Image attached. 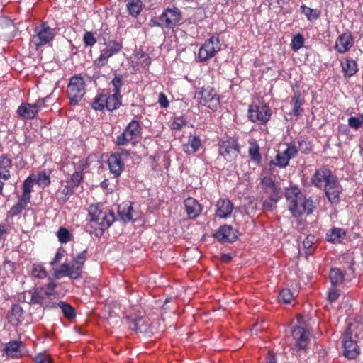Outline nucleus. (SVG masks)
Returning a JSON list of instances; mask_svg holds the SVG:
<instances>
[{"mask_svg": "<svg viewBox=\"0 0 363 363\" xmlns=\"http://www.w3.org/2000/svg\"><path fill=\"white\" fill-rule=\"evenodd\" d=\"M111 84L113 86L112 92L118 93L121 94V89L123 86V79L121 76H116L111 81Z\"/></svg>", "mask_w": 363, "mask_h": 363, "instance_id": "51", "label": "nucleus"}, {"mask_svg": "<svg viewBox=\"0 0 363 363\" xmlns=\"http://www.w3.org/2000/svg\"><path fill=\"white\" fill-rule=\"evenodd\" d=\"M280 192L269 194V198L263 201V208L266 211H272L277 206V202L281 198Z\"/></svg>", "mask_w": 363, "mask_h": 363, "instance_id": "34", "label": "nucleus"}, {"mask_svg": "<svg viewBox=\"0 0 363 363\" xmlns=\"http://www.w3.org/2000/svg\"><path fill=\"white\" fill-rule=\"evenodd\" d=\"M57 306L61 308L63 315L67 319H72L76 316L75 309L70 304L60 301Z\"/></svg>", "mask_w": 363, "mask_h": 363, "instance_id": "38", "label": "nucleus"}, {"mask_svg": "<svg viewBox=\"0 0 363 363\" xmlns=\"http://www.w3.org/2000/svg\"><path fill=\"white\" fill-rule=\"evenodd\" d=\"M83 41L86 46H93L96 43V38L91 32H86L83 37Z\"/></svg>", "mask_w": 363, "mask_h": 363, "instance_id": "53", "label": "nucleus"}, {"mask_svg": "<svg viewBox=\"0 0 363 363\" xmlns=\"http://www.w3.org/2000/svg\"><path fill=\"white\" fill-rule=\"evenodd\" d=\"M26 207V205L23 204L21 201H18L17 203L11 208L9 211V214L11 217L16 216L20 214Z\"/></svg>", "mask_w": 363, "mask_h": 363, "instance_id": "50", "label": "nucleus"}, {"mask_svg": "<svg viewBox=\"0 0 363 363\" xmlns=\"http://www.w3.org/2000/svg\"><path fill=\"white\" fill-rule=\"evenodd\" d=\"M201 145V140L197 136H190L188 143L183 146L184 151L191 155L199 150Z\"/></svg>", "mask_w": 363, "mask_h": 363, "instance_id": "30", "label": "nucleus"}, {"mask_svg": "<svg viewBox=\"0 0 363 363\" xmlns=\"http://www.w3.org/2000/svg\"><path fill=\"white\" fill-rule=\"evenodd\" d=\"M73 189L74 188L69 184H67L62 190H59L57 192V199L61 202H66L74 194Z\"/></svg>", "mask_w": 363, "mask_h": 363, "instance_id": "37", "label": "nucleus"}, {"mask_svg": "<svg viewBox=\"0 0 363 363\" xmlns=\"http://www.w3.org/2000/svg\"><path fill=\"white\" fill-rule=\"evenodd\" d=\"M141 129L138 121L133 120L125 128L124 132L117 137L116 144L125 145L128 142L140 136Z\"/></svg>", "mask_w": 363, "mask_h": 363, "instance_id": "13", "label": "nucleus"}, {"mask_svg": "<svg viewBox=\"0 0 363 363\" xmlns=\"http://www.w3.org/2000/svg\"><path fill=\"white\" fill-rule=\"evenodd\" d=\"M301 11L304 14L309 21H314L317 20L321 14V11L319 9H313L306 5L301 6Z\"/></svg>", "mask_w": 363, "mask_h": 363, "instance_id": "35", "label": "nucleus"}, {"mask_svg": "<svg viewBox=\"0 0 363 363\" xmlns=\"http://www.w3.org/2000/svg\"><path fill=\"white\" fill-rule=\"evenodd\" d=\"M342 67L346 77L354 75L358 71L357 62L352 59H346L345 62L342 63Z\"/></svg>", "mask_w": 363, "mask_h": 363, "instance_id": "31", "label": "nucleus"}, {"mask_svg": "<svg viewBox=\"0 0 363 363\" xmlns=\"http://www.w3.org/2000/svg\"><path fill=\"white\" fill-rule=\"evenodd\" d=\"M23 320V310L19 304L12 306L8 314V320L10 324L17 326Z\"/></svg>", "mask_w": 363, "mask_h": 363, "instance_id": "25", "label": "nucleus"}, {"mask_svg": "<svg viewBox=\"0 0 363 363\" xmlns=\"http://www.w3.org/2000/svg\"><path fill=\"white\" fill-rule=\"evenodd\" d=\"M260 185L264 194H271L280 192V189L276 185L271 177H265L261 179Z\"/></svg>", "mask_w": 363, "mask_h": 363, "instance_id": "28", "label": "nucleus"}, {"mask_svg": "<svg viewBox=\"0 0 363 363\" xmlns=\"http://www.w3.org/2000/svg\"><path fill=\"white\" fill-rule=\"evenodd\" d=\"M34 33L33 40L37 48L51 42L55 35V29L50 28L46 23L37 26Z\"/></svg>", "mask_w": 363, "mask_h": 363, "instance_id": "10", "label": "nucleus"}, {"mask_svg": "<svg viewBox=\"0 0 363 363\" xmlns=\"http://www.w3.org/2000/svg\"><path fill=\"white\" fill-rule=\"evenodd\" d=\"M67 94L72 106L79 104L85 94V81L81 74H76L70 78Z\"/></svg>", "mask_w": 363, "mask_h": 363, "instance_id": "6", "label": "nucleus"}, {"mask_svg": "<svg viewBox=\"0 0 363 363\" xmlns=\"http://www.w3.org/2000/svg\"><path fill=\"white\" fill-rule=\"evenodd\" d=\"M292 337L295 340V347L297 350H306L310 340V331L303 326L295 327L291 331Z\"/></svg>", "mask_w": 363, "mask_h": 363, "instance_id": "15", "label": "nucleus"}, {"mask_svg": "<svg viewBox=\"0 0 363 363\" xmlns=\"http://www.w3.org/2000/svg\"><path fill=\"white\" fill-rule=\"evenodd\" d=\"M290 159L287 158L283 152H279L275 157V160H272L270 162V166H277L281 168L286 167L289 162Z\"/></svg>", "mask_w": 363, "mask_h": 363, "instance_id": "39", "label": "nucleus"}, {"mask_svg": "<svg viewBox=\"0 0 363 363\" xmlns=\"http://www.w3.org/2000/svg\"><path fill=\"white\" fill-rule=\"evenodd\" d=\"M121 42L110 40L106 43V48L101 51L100 55L94 60V65L98 67L105 66L110 57L118 53L122 49Z\"/></svg>", "mask_w": 363, "mask_h": 363, "instance_id": "11", "label": "nucleus"}, {"mask_svg": "<svg viewBox=\"0 0 363 363\" xmlns=\"http://www.w3.org/2000/svg\"><path fill=\"white\" fill-rule=\"evenodd\" d=\"M31 276L33 278L43 279L48 275L47 271L42 264H34L31 269Z\"/></svg>", "mask_w": 363, "mask_h": 363, "instance_id": "41", "label": "nucleus"}, {"mask_svg": "<svg viewBox=\"0 0 363 363\" xmlns=\"http://www.w3.org/2000/svg\"><path fill=\"white\" fill-rule=\"evenodd\" d=\"M362 125L363 122L361 115L358 117L352 116L348 118V125L354 130L359 129Z\"/></svg>", "mask_w": 363, "mask_h": 363, "instance_id": "47", "label": "nucleus"}, {"mask_svg": "<svg viewBox=\"0 0 363 363\" xmlns=\"http://www.w3.org/2000/svg\"><path fill=\"white\" fill-rule=\"evenodd\" d=\"M328 182L324 187L325 195L331 203H338L342 187L336 177H330Z\"/></svg>", "mask_w": 363, "mask_h": 363, "instance_id": "17", "label": "nucleus"}, {"mask_svg": "<svg viewBox=\"0 0 363 363\" xmlns=\"http://www.w3.org/2000/svg\"><path fill=\"white\" fill-rule=\"evenodd\" d=\"M50 177L45 172H40L36 179V184L40 186L45 187L50 184Z\"/></svg>", "mask_w": 363, "mask_h": 363, "instance_id": "48", "label": "nucleus"}, {"mask_svg": "<svg viewBox=\"0 0 363 363\" xmlns=\"http://www.w3.org/2000/svg\"><path fill=\"white\" fill-rule=\"evenodd\" d=\"M184 204L186 214L191 219H195L202 211L201 204L192 197H188L184 201Z\"/></svg>", "mask_w": 363, "mask_h": 363, "instance_id": "22", "label": "nucleus"}, {"mask_svg": "<svg viewBox=\"0 0 363 363\" xmlns=\"http://www.w3.org/2000/svg\"><path fill=\"white\" fill-rule=\"evenodd\" d=\"M48 98H43L38 99L33 104L35 108H37L38 112H39L42 107L45 106V103L47 101Z\"/></svg>", "mask_w": 363, "mask_h": 363, "instance_id": "63", "label": "nucleus"}, {"mask_svg": "<svg viewBox=\"0 0 363 363\" xmlns=\"http://www.w3.org/2000/svg\"><path fill=\"white\" fill-rule=\"evenodd\" d=\"M3 268L7 274H13L15 270V264L9 260H6L3 264Z\"/></svg>", "mask_w": 363, "mask_h": 363, "instance_id": "58", "label": "nucleus"}, {"mask_svg": "<svg viewBox=\"0 0 363 363\" xmlns=\"http://www.w3.org/2000/svg\"><path fill=\"white\" fill-rule=\"evenodd\" d=\"M182 12L177 7L166 9L160 16V21L163 22L164 26L173 29L182 20Z\"/></svg>", "mask_w": 363, "mask_h": 363, "instance_id": "14", "label": "nucleus"}, {"mask_svg": "<svg viewBox=\"0 0 363 363\" xmlns=\"http://www.w3.org/2000/svg\"><path fill=\"white\" fill-rule=\"evenodd\" d=\"M291 104H293L292 113L295 116H299L303 109L301 108V106L303 104V99L300 97V95H295L291 99Z\"/></svg>", "mask_w": 363, "mask_h": 363, "instance_id": "40", "label": "nucleus"}, {"mask_svg": "<svg viewBox=\"0 0 363 363\" xmlns=\"http://www.w3.org/2000/svg\"><path fill=\"white\" fill-rule=\"evenodd\" d=\"M108 164L111 174L118 177L124 169V163L121 158L120 154H113L108 160Z\"/></svg>", "mask_w": 363, "mask_h": 363, "instance_id": "23", "label": "nucleus"}, {"mask_svg": "<svg viewBox=\"0 0 363 363\" xmlns=\"http://www.w3.org/2000/svg\"><path fill=\"white\" fill-rule=\"evenodd\" d=\"M304 44V38L302 35L297 34L296 35L291 41V48L294 51L298 50L303 46Z\"/></svg>", "mask_w": 363, "mask_h": 363, "instance_id": "46", "label": "nucleus"}, {"mask_svg": "<svg viewBox=\"0 0 363 363\" xmlns=\"http://www.w3.org/2000/svg\"><path fill=\"white\" fill-rule=\"evenodd\" d=\"M288 208L293 216L298 218L303 214H311L316 208L315 203L307 198L298 188L291 187L286 191Z\"/></svg>", "mask_w": 363, "mask_h": 363, "instance_id": "1", "label": "nucleus"}, {"mask_svg": "<svg viewBox=\"0 0 363 363\" xmlns=\"http://www.w3.org/2000/svg\"><path fill=\"white\" fill-rule=\"evenodd\" d=\"M57 287V284L51 281L47 284L46 288L37 287L31 294L30 303L33 304H40L44 308H55V303H48V299L52 296H55L54 293Z\"/></svg>", "mask_w": 363, "mask_h": 363, "instance_id": "5", "label": "nucleus"}, {"mask_svg": "<svg viewBox=\"0 0 363 363\" xmlns=\"http://www.w3.org/2000/svg\"><path fill=\"white\" fill-rule=\"evenodd\" d=\"M195 98L201 105L216 111L220 107V97L216 89L211 86H203L196 93Z\"/></svg>", "mask_w": 363, "mask_h": 363, "instance_id": "7", "label": "nucleus"}, {"mask_svg": "<svg viewBox=\"0 0 363 363\" xmlns=\"http://www.w3.org/2000/svg\"><path fill=\"white\" fill-rule=\"evenodd\" d=\"M299 147H298V151L301 152L302 153H307L311 150V147L309 145V143L305 140H302L298 143Z\"/></svg>", "mask_w": 363, "mask_h": 363, "instance_id": "59", "label": "nucleus"}, {"mask_svg": "<svg viewBox=\"0 0 363 363\" xmlns=\"http://www.w3.org/2000/svg\"><path fill=\"white\" fill-rule=\"evenodd\" d=\"M158 102L161 107L162 108H167L169 106V101L166 96V95L164 93H160L159 98H158Z\"/></svg>", "mask_w": 363, "mask_h": 363, "instance_id": "60", "label": "nucleus"}, {"mask_svg": "<svg viewBox=\"0 0 363 363\" xmlns=\"http://www.w3.org/2000/svg\"><path fill=\"white\" fill-rule=\"evenodd\" d=\"M57 236L61 243H67L72 238V234L69 230L65 227H60L59 228Z\"/></svg>", "mask_w": 363, "mask_h": 363, "instance_id": "42", "label": "nucleus"}, {"mask_svg": "<svg viewBox=\"0 0 363 363\" xmlns=\"http://www.w3.org/2000/svg\"><path fill=\"white\" fill-rule=\"evenodd\" d=\"M259 150L257 142L255 139H251L249 141L248 154L251 160L256 164H259L262 161Z\"/></svg>", "mask_w": 363, "mask_h": 363, "instance_id": "27", "label": "nucleus"}, {"mask_svg": "<svg viewBox=\"0 0 363 363\" xmlns=\"http://www.w3.org/2000/svg\"><path fill=\"white\" fill-rule=\"evenodd\" d=\"M342 354L347 359H355L359 354L357 342L346 335L342 340Z\"/></svg>", "mask_w": 363, "mask_h": 363, "instance_id": "19", "label": "nucleus"}, {"mask_svg": "<svg viewBox=\"0 0 363 363\" xmlns=\"http://www.w3.org/2000/svg\"><path fill=\"white\" fill-rule=\"evenodd\" d=\"M12 160L11 157H9L6 155H1L0 156V171H10L9 169L11 167Z\"/></svg>", "mask_w": 363, "mask_h": 363, "instance_id": "44", "label": "nucleus"}, {"mask_svg": "<svg viewBox=\"0 0 363 363\" xmlns=\"http://www.w3.org/2000/svg\"><path fill=\"white\" fill-rule=\"evenodd\" d=\"M122 104V96L118 93L108 90H103L97 95L91 103V107L96 111H103L104 108L109 111L118 109Z\"/></svg>", "mask_w": 363, "mask_h": 363, "instance_id": "4", "label": "nucleus"}, {"mask_svg": "<svg viewBox=\"0 0 363 363\" xmlns=\"http://www.w3.org/2000/svg\"><path fill=\"white\" fill-rule=\"evenodd\" d=\"M331 172L326 168H320L317 169L311 179V182L313 185L318 188L325 187V185L328 183L330 177H334Z\"/></svg>", "mask_w": 363, "mask_h": 363, "instance_id": "20", "label": "nucleus"}, {"mask_svg": "<svg viewBox=\"0 0 363 363\" xmlns=\"http://www.w3.org/2000/svg\"><path fill=\"white\" fill-rule=\"evenodd\" d=\"M89 221L92 228L104 231L115 220V216L111 210L99 203L92 204L88 208Z\"/></svg>", "mask_w": 363, "mask_h": 363, "instance_id": "2", "label": "nucleus"}, {"mask_svg": "<svg viewBox=\"0 0 363 363\" xmlns=\"http://www.w3.org/2000/svg\"><path fill=\"white\" fill-rule=\"evenodd\" d=\"M220 50V45L218 38L213 36L207 40L199 49V58L200 61H206L212 58Z\"/></svg>", "mask_w": 363, "mask_h": 363, "instance_id": "12", "label": "nucleus"}, {"mask_svg": "<svg viewBox=\"0 0 363 363\" xmlns=\"http://www.w3.org/2000/svg\"><path fill=\"white\" fill-rule=\"evenodd\" d=\"M271 116V109L266 104L261 106L251 104L248 107L247 118L252 123L266 124Z\"/></svg>", "mask_w": 363, "mask_h": 363, "instance_id": "8", "label": "nucleus"}, {"mask_svg": "<svg viewBox=\"0 0 363 363\" xmlns=\"http://www.w3.org/2000/svg\"><path fill=\"white\" fill-rule=\"evenodd\" d=\"M329 277L333 286L339 285L344 281L345 274L338 268L331 269Z\"/></svg>", "mask_w": 363, "mask_h": 363, "instance_id": "36", "label": "nucleus"}, {"mask_svg": "<svg viewBox=\"0 0 363 363\" xmlns=\"http://www.w3.org/2000/svg\"><path fill=\"white\" fill-rule=\"evenodd\" d=\"M140 59H142V60L140 61L139 63L141 64L143 67H146L150 65V59L147 55L144 53L141 54L138 60H140Z\"/></svg>", "mask_w": 363, "mask_h": 363, "instance_id": "61", "label": "nucleus"}, {"mask_svg": "<svg viewBox=\"0 0 363 363\" xmlns=\"http://www.w3.org/2000/svg\"><path fill=\"white\" fill-rule=\"evenodd\" d=\"M33 183L34 179H32L31 177H28L23 182V191L30 193L32 191Z\"/></svg>", "mask_w": 363, "mask_h": 363, "instance_id": "57", "label": "nucleus"}, {"mask_svg": "<svg viewBox=\"0 0 363 363\" xmlns=\"http://www.w3.org/2000/svg\"><path fill=\"white\" fill-rule=\"evenodd\" d=\"M354 44V38L350 33H344L336 39L334 49L338 53L343 54L347 52Z\"/></svg>", "mask_w": 363, "mask_h": 363, "instance_id": "18", "label": "nucleus"}, {"mask_svg": "<svg viewBox=\"0 0 363 363\" xmlns=\"http://www.w3.org/2000/svg\"><path fill=\"white\" fill-rule=\"evenodd\" d=\"M30 193L23 191L21 198L18 200L23 204L27 206V204L30 202Z\"/></svg>", "mask_w": 363, "mask_h": 363, "instance_id": "62", "label": "nucleus"}, {"mask_svg": "<svg viewBox=\"0 0 363 363\" xmlns=\"http://www.w3.org/2000/svg\"><path fill=\"white\" fill-rule=\"evenodd\" d=\"M65 253V250L63 248H59L55 253V257L53 258L52 261L50 262V265L53 267L56 264H57L62 257H64Z\"/></svg>", "mask_w": 363, "mask_h": 363, "instance_id": "54", "label": "nucleus"}, {"mask_svg": "<svg viewBox=\"0 0 363 363\" xmlns=\"http://www.w3.org/2000/svg\"><path fill=\"white\" fill-rule=\"evenodd\" d=\"M17 113L19 116L25 119H33L38 113L34 104L28 103H22L18 108Z\"/></svg>", "mask_w": 363, "mask_h": 363, "instance_id": "24", "label": "nucleus"}, {"mask_svg": "<svg viewBox=\"0 0 363 363\" xmlns=\"http://www.w3.org/2000/svg\"><path fill=\"white\" fill-rule=\"evenodd\" d=\"M340 291L335 287H332L329 289L328 298L330 302L335 301L340 296Z\"/></svg>", "mask_w": 363, "mask_h": 363, "instance_id": "56", "label": "nucleus"}, {"mask_svg": "<svg viewBox=\"0 0 363 363\" xmlns=\"http://www.w3.org/2000/svg\"><path fill=\"white\" fill-rule=\"evenodd\" d=\"M23 343L22 341H11L6 345L5 352L9 357H21L23 356Z\"/></svg>", "mask_w": 363, "mask_h": 363, "instance_id": "26", "label": "nucleus"}, {"mask_svg": "<svg viewBox=\"0 0 363 363\" xmlns=\"http://www.w3.org/2000/svg\"><path fill=\"white\" fill-rule=\"evenodd\" d=\"M327 240L333 243H340L345 236V232L342 228H334L327 233Z\"/></svg>", "mask_w": 363, "mask_h": 363, "instance_id": "32", "label": "nucleus"}, {"mask_svg": "<svg viewBox=\"0 0 363 363\" xmlns=\"http://www.w3.org/2000/svg\"><path fill=\"white\" fill-rule=\"evenodd\" d=\"M240 152L237 140L233 138L222 139L218 143V153L228 162H232Z\"/></svg>", "mask_w": 363, "mask_h": 363, "instance_id": "9", "label": "nucleus"}, {"mask_svg": "<svg viewBox=\"0 0 363 363\" xmlns=\"http://www.w3.org/2000/svg\"><path fill=\"white\" fill-rule=\"evenodd\" d=\"M133 207L129 203H123L118 206V215L121 219L124 222H128L135 219L133 218Z\"/></svg>", "mask_w": 363, "mask_h": 363, "instance_id": "29", "label": "nucleus"}, {"mask_svg": "<svg viewBox=\"0 0 363 363\" xmlns=\"http://www.w3.org/2000/svg\"><path fill=\"white\" fill-rule=\"evenodd\" d=\"M35 363H52L50 357L46 354H38L34 358Z\"/></svg>", "mask_w": 363, "mask_h": 363, "instance_id": "55", "label": "nucleus"}, {"mask_svg": "<svg viewBox=\"0 0 363 363\" xmlns=\"http://www.w3.org/2000/svg\"><path fill=\"white\" fill-rule=\"evenodd\" d=\"M238 233V230L232 225H224L218 228L213 236L220 242L231 243L237 240Z\"/></svg>", "mask_w": 363, "mask_h": 363, "instance_id": "16", "label": "nucleus"}, {"mask_svg": "<svg viewBox=\"0 0 363 363\" xmlns=\"http://www.w3.org/2000/svg\"><path fill=\"white\" fill-rule=\"evenodd\" d=\"M216 206V216L220 218H227L230 217L233 210V204L228 199H219Z\"/></svg>", "mask_w": 363, "mask_h": 363, "instance_id": "21", "label": "nucleus"}, {"mask_svg": "<svg viewBox=\"0 0 363 363\" xmlns=\"http://www.w3.org/2000/svg\"><path fill=\"white\" fill-rule=\"evenodd\" d=\"M86 259V250L78 254L69 262H65L57 269H53V274L55 278L61 279L68 277L72 279H77L80 277L82 269Z\"/></svg>", "mask_w": 363, "mask_h": 363, "instance_id": "3", "label": "nucleus"}, {"mask_svg": "<svg viewBox=\"0 0 363 363\" xmlns=\"http://www.w3.org/2000/svg\"><path fill=\"white\" fill-rule=\"evenodd\" d=\"M265 363H277L275 355L271 352H268Z\"/></svg>", "mask_w": 363, "mask_h": 363, "instance_id": "64", "label": "nucleus"}, {"mask_svg": "<svg viewBox=\"0 0 363 363\" xmlns=\"http://www.w3.org/2000/svg\"><path fill=\"white\" fill-rule=\"evenodd\" d=\"M294 296L289 289H284L279 294V301L284 303H289L293 299Z\"/></svg>", "mask_w": 363, "mask_h": 363, "instance_id": "43", "label": "nucleus"}, {"mask_svg": "<svg viewBox=\"0 0 363 363\" xmlns=\"http://www.w3.org/2000/svg\"><path fill=\"white\" fill-rule=\"evenodd\" d=\"M298 150L295 144H289L285 150L283 151L284 154L287 156V158L291 159L295 157L298 154Z\"/></svg>", "mask_w": 363, "mask_h": 363, "instance_id": "49", "label": "nucleus"}, {"mask_svg": "<svg viewBox=\"0 0 363 363\" xmlns=\"http://www.w3.org/2000/svg\"><path fill=\"white\" fill-rule=\"evenodd\" d=\"M143 2L141 0H128L126 4L128 13L132 16H138L143 9Z\"/></svg>", "mask_w": 363, "mask_h": 363, "instance_id": "33", "label": "nucleus"}, {"mask_svg": "<svg viewBox=\"0 0 363 363\" xmlns=\"http://www.w3.org/2000/svg\"><path fill=\"white\" fill-rule=\"evenodd\" d=\"M314 236L308 235L307 238L303 241V247L307 249V253L311 254L314 249Z\"/></svg>", "mask_w": 363, "mask_h": 363, "instance_id": "52", "label": "nucleus"}, {"mask_svg": "<svg viewBox=\"0 0 363 363\" xmlns=\"http://www.w3.org/2000/svg\"><path fill=\"white\" fill-rule=\"evenodd\" d=\"M83 177L84 176L82 172H76L72 175L70 180L67 182V184H69V185L73 188L77 187L79 186Z\"/></svg>", "mask_w": 363, "mask_h": 363, "instance_id": "45", "label": "nucleus"}]
</instances>
